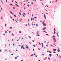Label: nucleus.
I'll return each mask as SVG.
<instances>
[{
	"mask_svg": "<svg viewBox=\"0 0 61 61\" xmlns=\"http://www.w3.org/2000/svg\"><path fill=\"white\" fill-rule=\"evenodd\" d=\"M53 39L54 43H56V39H55V38H53Z\"/></svg>",
	"mask_w": 61,
	"mask_h": 61,
	"instance_id": "2",
	"label": "nucleus"
},
{
	"mask_svg": "<svg viewBox=\"0 0 61 61\" xmlns=\"http://www.w3.org/2000/svg\"><path fill=\"white\" fill-rule=\"evenodd\" d=\"M46 14H47V15H48V13H46Z\"/></svg>",
	"mask_w": 61,
	"mask_h": 61,
	"instance_id": "58",
	"label": "nucleus"
},
{
	"mask_svg": "<svg viewBox=\"0 0 61 61\" xmlns=\"http://www.w3.org/2000/svg\"><path fill=\"white\" fill-rule=\"evenodd\" d=\"M48 58V59H49V60H50V58Z\"/></svg>",
	"mask_w": 61,
	"mask_h": 61,
	"instance_id": "30",
	"label": "nucleus"
},
{
	"mask_svg": "<svg viewBox=\"0 0 61 61\" xmlns=\"http://www.w3.org/2000/svg\"><path fill=\"white\" fill-rule=\"evenodd\" d=\"M57 36H59H59H58V33H57Z\"/></svg>",
	"mask_w": 61,
	"mask_h": 61,
	"instance_id": "16",
	"label": "nucleus"
},
{
	"mask_svg": "<svg viewBox=\"0 0 61 61\" xmlns=\"http://www.w3.org/2000/svg\"><path fill=\"white\" fill-rule=\"evenodd\" d=\"M16 5L18 7H19V6H18V5Z\"/></svg>",
	"mask_w": 61,
	"mask_h": 61,
	"instance_id": "29",
	"label": "nucleus"
},
{
	"mask_svg": "<svg viewBox=\"0 0 61 61\" xmlns=\"http://www.w3.org/2000/svg\"><path fill=\"white\" fill-rule=\"evenodd\" d=\"M19 33H21V31H19Z\"/></svg>",
	"mask_w": 61,
	"mask_h": 61,
	"instance_id": "43",
	"label": "nucleus"
},
{
	"mask_svg": "<svg viewBox=\"0 0 61 61\" xmlns=\"http://www.w3.org/2000/svg\"><path fill=\"white\" fill-rule=\"evenodd\" d=\"M6 2H7V0H6Z\"/></svg>",
	"mask_w": 61,
	"mask_h": 61,
	"instance_id": "50",
	"label": "nucleus"
},
{
	"mask_svg": "<svg viewBox=\"0 0 61 61\" xmlns=\"http://www.w3.org/2000/svg\"><path fill=\"white\" fill-rule=\"evenodd\" d=\"M53 53H56V52H53Z\"/></svg>",
	"mask_w": 61,
	"mask_h": 61,
	"instance_id": "38",
	"label": "nucleus"
},
{
	"mask_svg": "<svg viewBox=\"0 0 61 61\" xmlns=\"http://www.w3.org/2000/svg\"><path fill=\"white\" fill-rule=\"evenodd\" d=\"M40 23H41V22H42V21H40Z\"/></svg>",
	"mask_w": 61,
	"mask_h": 61,
	"instance_id": "48",
	"label": "nucleus"
},
{
	"mask_svg": "<svg viewBox=\"0 0 61 61\" xmlns=\"http://www.w3.org/2000/svg\"><path fill=\"white\" fill-rule=\"evenodd\" d=\"M15 59H17V57H15Z\"/></svg>",
	"mask_w": 61,
	"mask_h": 61,
	"instance_id": "33",
	"label": "nucleus"
},
{
	"mask_svg": "<svg viewBox=\"0 0 61 61\" xmlns=\"http://www.w3.org/2000/svg\"><path fill=\"white\" fill-rule=\"evenodd\" d=\"M9 52H10V53H11V51H10L9 50Z\"/></svg>",
	"mask_w": 61,
	"mask_h": 61,
	"instance_id": "37",
	"label": "nucleus"
},
{
	"mask_svg": "<svg viewBox=\"0 0 61 61\" xmlns=\"http://www.w3.org/2000/svg\"><path fill=\"white\" fill-rule=\"evenodd\" d=\"M11 55H12V56H13V55H14V54H11Z\"/></svg>",
	"mask_w": 61,
	"mask_h": 61,
	"instance_id": "35",
	"label": "nucleus"
},
{
	"mask_svg": "<svg viewBox=\"0 0 61 61\" xmlns=\"http://www.w3.org/2000/svg\"><path fill=\"white\" fill-rule=\"evenodd\" d=\"M34 17L35 18H36V17Z\"/></svg>",
	"mask_w": 61,
	"mask_h": 61,
	"instance_id": "39",
	"label": "nucleus"
},
{
	"mask_svg": "<svg viewBox=\"0 0 61 61\" xmlns=\"http://www.w3.org/2000/svg\"><path fill=\"white\" fill-rule=\"evenodd\" d=\"M13 9H15V8H14V7H13Z\"/></svg>",
	"mask_w": 61,
	"mask_h": 61,
	"instance_id": "51",
	"label": "nucleus"
},
{
	"mask_svg": "<svg viewBox=\"0 0 61 61\" xmlns=\"http://www.w3.org/2000/svg\"><path fill=\"white\" fill-rule=\"evenodd\" d=\"M46 29V28L45 27V28H44L42 29V30H45V29Z\"/></svg>",
	"mask_w": 61,
	"mask_h": 61,
	"instance_id": "3",
	"label": "nucleus"
},
{
	"mask_svg": "<svg viewBox=\"0 0 61 61\" xmlns=\"http://www.w3.org/2000/svg\"><path fill=\"white\" fill-rule=\"evenodd\" d=\"M10 5H12V4H10Z\"/></svg>",
	"mask_w": 61,
	"mask_h": 61,
	"instance_id": "23",
	"label": "nucleus"
},
{
	"mask_svg": "<svg viewBox=\"0 0 61 61\" xmlns=\"http://www.w3.org/2000/svg\"><path fill=\"white\" fill-rule=\"evenodd\" d=\"M44 18H45V19H46V15H45V14L44 15Z\"/></svg>",
	"mask_w": 61,
	"mask_h": 61,
	"instance_id": "5",
	"label": "nucleus"
},
{
	"mask_svg": "<svg viewBox=\"0 0 61 61\" xmlns=\"http://www.w3.org/2000/svg\"><path fill=\"white\" fill-rule=\"evenodd\" d=\"M5 50L6 51H7L6 50Z\"/></svg>",
	"mask_w": 61,
	"mask_h": 61,
	"instance_id": "55",
	"label": "nucleus"
},
{
	"mask_svg": "<svg viewBox=\"0 0 61 61\" xmlns=\"http://www.w3.org/2000/svg\"><path fill=\"white\" fill-rule=\"evenodd\" d=\"M43 32H45V33H47V32H46L45 31H43Z\"/></svg>",
	"mask_w": 61,
	"mask_h": 61,
	"instance_id": "12",
	"label": "nucleus"
},
{
	"mask_svg": "<svg viewBox=\"0 0 61 61\" xmlns=\"http://www.w3.org/2000/svg\"><path fill=\"white\" fill-rule=\"evenodd\" d=\"M22 15L24 16V17H25V16L23 14Z\"/></svg>",
	"mask_w": 61,
	"mask_h": 61,
	"instance_id": "24",
	"label": "nucleus"
},
{
	"mask_svg": "<svg viewBox=\"0 0 61 61\" xmlns=\"http://www.w3.org/2000/svg\"><path fill=\"white\" fill-rule=\"evenodd\" d=\"M33 46H34V47H36V46H35V45H33Z\"/></svg>",
	"mask_w": 61,
	"mask_h": 61,
	"instance_id": "18",
	"label": "nucleus"
},
{
	"mask_svg": "<svg viewBox=\"0 0 61 61\" xmlns=\"http://www.w3.org/2000/svg\"><path fill=\"white\" fill-rule=\"evenodd\" d=\"M54 33H55V32L56 31V28H54Z\"/></svg>",
	"mask_w": 61,
	"mask_h": 61,
	"instance_id": "4",
	"label": "nucleus"
},
{
	"mask_svg": "<svg viewBox=\"0 0 61 61\" xmlns=\"http://www.w3.org/2000/svg\"><path fill=\"white\" fill-rule=\"evenodd\" d=\"M54 35H55V34H56V32H55H55H54Z\"/></svg>",
	"mask_w": 61,
	"mask_h": 61,
	"instance_id": "19",
	"label": "nucleus"
},
{
	"mask_svg": "<svg viewBox=\"0 0 61 61\" xmlns=\"http://www.w3.org/2000/svg\"><path fill=\"white\" fill-rule=\"evenodd\" d=\"M3 35H4V36H5V34H3Z\"/></svg>",
	"mask_w": 61,
	"mask_h": 61,
	"instance_id": "54",
	"label": "nucleus"
},
{
	"mask_svg": "<svg viewBox=\"0 0 61 61\" xmlns=\"http://www.w3.org/2000/svg\"><path fill=\"white\" fill-rule=\"evenodd\" d=\"M5 26H6V24H5Z\"/></svg>",
	"mask_w": 61,
	"mask_h": 61,
	"instance_id": "14",
	"label": "nucleus"
},
{
	"mask_svg": "<svg viewBox=\"0 0 61 61\" xmlns=\"http://www.w3.org/2000/svg\"><path fill=\"white\" fill-rule=\"evenodd\" d=\"M31 4H32V5H33L34 4L33 3V2L31 3Z\"/></svg>",
	"mask_w": 61,
	"mask_h": 61,
	"instance_id": "26",
	"label": "nucleus"
},
{
	"mask_svg": "<svg viewBox=\"0 0 61 61\" xmlns=\"http://www.w3.org/2000/svg\"><path fill=\"white\" fill-rule=\"evenodd\" d=\"M7 33V31H6L5 30V33L6 34V33Z\"/></svg>",
	"mask_w": 61,
	"mask_h": 61,
	"instance_id": "17",
	"label": "nucleus"
},
{
	"mask_svg": "<svg viewBox=\"0 0 61 61\" xmlns=\"http://www.w3.org/2000/svg\"><path fill=\"white\" fill-rule=\"evenodd\" d=\"M50 46H52V45H50Z\"/></svg>",
	"mask_w": 61,
	"mask_h": 61,
	"instance_id": "61",
	"label": "nucleus"
},
{
	"mask_svg": "<svg viewBox=\"0 0 61 61\" xmlns=\"http://www.w3.org/2000/svg\"><path fill=\"white\" fill-rule=\"evenodd\" d=\"M29 38H30V39L31 37L30 36H29Z\"/></svg>",
	"mask_w": 61,
	"mask_h": 61,
	"instance_id": "28",
	"label": "nucleus"
},
{
	"mask_svg": "<svg viewBox=\"0 0 61 61\" xmlns=\"http://www.w3.org/2000/svg\"><path fill=\"white\" fill-rule=\"evenodd\" d=\"M42 24L44 26H46V24L44 22V21H43Z\"/></svg>",
	"mask_w": 61,
	"mask_h": 61,
	"instance_id": "1",
	"label": "nucleus"
},
{
	"mask_svg": "<svg viewBox=\"0 0 61 61\" xmlns=\"http://www.w3.org/2000/svg\"><path fill=\"white\" fill-rule=\"evenodd\" d=\"M33 20H34V18H32Z\"/></svg>",
	"mask_w": 61,
	"mask_h": 61,
	"instance_id": "62",
	"label": "nucleus"
},
{
	"mask_svg": "<svg viewBox=\"0 0 61 61\" xmlns=\"http://www.w3.org/2000/svg\"><path fill=\"white\" fill-rule=\"evenodd\" d=\"M26 48L27 49H28V48H29V47H28V46H26Z\"/></svg>",
	"mask_w": 61,
	"mask_h": 61,
	"instance_id": "9",
	"label": "nucleus"
},
{
	"mask_svg": "<svg viewBox=\"0 0 61 61\" xmlns=\"http://www.w3.org/2000/svg\"><path fill=\"white\" fill-rule=\"evenodd\" d=\"M38 49H39V50H40V49H39V48H38Z\"/></svg>",
	"mask_w": 61,
	"mask_h": 61,
	"instance_id": "53",
	"label": "nucleus"
},
{
	"mask_svg": "<svg viewBox=\"0 0 61 61\" xmlns=\"http://www.w3.org/2000/svg\"><path fill=\"white\" fill-rule=\"evenodd\" d=\"M24 14V15H26V14H25V13H23Z\"/></svg>",
	"mask_w": 61,
	"mask_h": 61,
	"instance_id": "40",
	"label": "nucleus"
},
{
	"mask_svg": "<svg viewBox=\"0 0 61 61\" xmlns=\"http://www.w3.org/2000/svg\"><path fill=\"white\" fill-rule=\"evenodd\" d=\"M0 52H2V50H0Z\"/></svg>",
	"mask_w": 61,
	"mask_h": 61,
	"instance_id": "34",
	"label": "nucleus"
},
{
	"mask_svg": "<svg viewBox=\"0 0 61 61\" xmlns=\"http://www.w3.org/2000/svg\"><path fill=\"white\" fill-rule=\"evenodd\" d=\"M37 34L38 35V34H39V33H38V31H37Z\"/></svg>",
	"mask_w": 61,
	"mask_h": 61,
	"instance_id": "10",
	"label": "nucleus"
},
{
	"mask_svg": "<svg viewBox=\"0 0 61 61\" xmlns=\"http://www.w3.org/2000/svg\"><path fill=\"white\" fill-rule=\"evenodd\" d=\"M22 47L23 48V49H24V46H22Z\"/></svg>",
	"mask_w": 61,
	"mask_h": 61,
	"instance_id": "11",
	"label": "nucleus"
},
{
	"mask_svg": "<svg viewBox=\"0 0 61 61\" xmlns=\"http://www.w3.org/2000/svg\"><path fill=\"white\" fill-rule=\"evenodd\" d=\"M36 36H40V35H36Z\"/></svg>",
	"mask_w": 61,
	"mask_h": 61,
	"instance_id": "21",
	"label": "nucleus"
},
{
	"mask_svg": "<svg viewBox=\"0 0 61 61\" xmlns=\"http://www.w3.org/2000/svg\"><path fill=\"white\" fill-rule=\"evenodd\" d=\"M32 41H33V42H34V41H33V40H32Z\"/></svg>",
	"mask_w": 61,
	"mask_h": 61,
	"instance_id": "56",
	"label": "nucleus"
},
{
	"mask_svg": "<svg viewBox=\"0 0 61 61\" xmlns=\"http://www.w3.org/2000/svg\"><path fill=\"white\" fill-rule=\"evenodd\" d=\"M31 21H32V18H31Z\"/></svg>",
	"mask_w": 61,
	"mask_h": 61,
	"instance_id": "49",
	"label": "nucleus"
},
{
	"mask_svg": "<svg viewBox=\"0 0 61 61\" xmlns=\"http://www.w3.org/2000/svg\"><path fill=\"white\" fill-rule=\"evenodd\" d=\"M57 0H56L55 1L56 3V2H57Z\"/></svg>",
	"mask_w": 61,
	"mask_h": 61,
	"instance_id": "27",
	"label": "nucleus"
},
{
	"mask_svg": "<svg viewBox=\"0 0 61 61\" xmlns=\"http://www.w3.org/2000/svg\"><path fill=\"white\" fill-rule=\"evenodd\" d=\"M11 14H12V15H13V13H12V12H11Z\"/></svg>",
	"mask_w": 61,
	"mask_h": 61,
	"instance_id": "31",
	"label": "nucleus"
},
{
	"mask_svg": "<svg viewBox=\"0 0 61 61\" xmlns=\"http://www.w3.org/2000/svg\"><path fill=\"white\" fill-rule=\"evenodd\" d=\"M50 4H51V2L50 1Z\"/></svg>",
	"mask_w": 61,
	"mask_h": 61,
	"instance_id": "60",
	"label": "nucleus"
},
{
	"mask_svg": "<svg viewBox=\"0 0 61 61\" xmlns=\"http://www.w3.org/2000/svg\"><path fill=\"white\" fill-rule=\"evenodd\" d=\"M44 54H42V55H43V56H44Z\"/></svg>",
	"mask_w": 61,
	"mask_h": 61,
	"instance_id": "52",
	"label": "nucleus"
},
{
	"mask_svg": "<svg viewBox=\"0 0 61 61\" xmlns=\"http://www.w3.org/2000/svg\"><path fill=\"white\" fill-rule=\"evenodd\" d=\"M15 3H16L17 4V2H16V1H15Z\"/></svg>",
	"mask_w": 61,
	"mask_h": 61,
	"instance_id": "41",
	"label": "nucleus"
},
{
	"mask_svg": "<svg viewBox=\"0 0 61 61\" xmlns=\"http://www.w3.org/2000/svg\"><path fill=\"white\" fill-rule=\"evenodd\" d=\"M15 21H16V22L17 23V21H16V20H15Z\"/></svg>",
	"mask_w": 61,
	"mask_h": 61,
	"instance_id": "46",
	"label": "nucleus"
},
{
	"mask_svg": "<svg viewBox=\"0 0 61 61\" xmlns=\"http://www.w3.org/2000/svg\"><path fill=\"white\" fill-rule=\"evenodd\" d=\"M1 9L2 11V10H3V9H2V8H1Z\"/></svg>",
	"mask_w": 61,
	"mask_h": 61,
	"instance_id": "45",
	"label": "nucleus"
},
{
	"mask_svg": "<svg viewBox=\"0 0 61 61\" xmlns=\"http://www.w3.org/2000/svg\"><path fill=\"white\" fill-rule=\"evenodd\" d=\"M12 34L13 36H14V35L13 33Z\"/></svg>",
	"mask_w": 61,
	"mask_h": 61,
	"instance_id": "47",
	"label": "nucleus"
},
{
	"mask_svg": "<svg viewBox=\"0 0 61 61\" xmlns=\"http://www.w3.org/2000/svg\"><path fill=\"white\" fill-rule=\"evenodd\" d=\"M27 6H28V7H29V5H27Z\"/></svg>",
	"mask_w": 61,
	"mask_h": 61,
	"instance_id": "63",
	"label": "nucleus"
},
{
	"mask_svg": "<svg viewBox=\"0 0 61 61\" xmlns=\"http://www.w3.org/2000/svg\"><path fill=\"white\" fill-rule=\"evenodd\" d=\"M13 20L14 21H15V20H14V19H13Z\"/></svg>",
	"mask_w": 61,
	"mask_h": 61,
	"instance_id": "59",
	"label": "nucleus"
},
{
	"mask_svg": "<svg viewBox=\"0 0 61 61\" xmlns=\"http://www.w3.org/2000/svg\"><path fill=\"white\" fill-rule=\"evenodd\" d=\"M19 13L20 14V15H21V13Z\"/></svg>",
	"mask_w": 61,
	"mask_h": 61,
	"instance_id": "44",
	"label": "nucleus"
},
{
	"mask_svg": "<svg viewBox=\"0 0 61 61\" xmlns=\"http://www.w3.org/2000/svg\"><path fill=\"white\" fill-rule=\"evenodd\" d=\"M14 16H15V17H16V16H15V15H14Z\"/></svg>",
	"mask_w": 61,
	"mask_h": 61,
	"instance_id": "25",
	"label": "nucleus"
},
{
	"mask_svg": "<svg viewBox=\"0 0 61 61\" xmlns=\"http://www.w3.org/2000/svg\"><path fill=\"white\" fill-rule=\"evenodd\" d=\"M55 37V36H52V37Z\"/></svg>",
	"mask_w": 61,
	"mask_h": 61,
	"instance_id": "36",
	"label": "nucleus"
},
{
	"mask_svg": "<svg viewBox=\"0 0 61 61\" xmlns=\"http://www.w3.org/2000/svg\"><path fill=\"white\" fill-rule=\"evenodd\" d=\"M34 55L33 54H32L30 56H33Z\"/></svg>",
	"mask_w": 61,
	"mask_h": 61,
	"instance_id": "20",
	"label": "nucleus"
},
{
	"mask_svg": "<svg viewBox=\"0 0 61 61\" xmlns=\"http://www.w3.org/2000/svg\"><path fill=\"white\" fill-rule=\"evenodd\" d=\"M39 44L40 45H41V44H40V43L39 42Z\"/></svg>",
	"mask_w": 61,
	"mask_h": 61,
	"instance_id": "32",
	"label": "nucleus"
},
{
	"mask_svg": "<svg viewBox=\"0 0 61 61\" xmlns=\"http://www.w3.org/2000/svg\"><path fill=\"white\" fill-rule=\"evenodd\" d=\"M26 26H27V25L26 24Z\"/></svg>",
	"mask_w": 61,
	"mask_h": 61,
	"instance_id": "57",
	"label": "nucleus"
},
{
	"mask_svg": "<svg viewBox=\"0 0 61 61\" xmlns=\"http://www.w3.org/2000/svg\"><path fill=\"white\" fill-rule=\"evenodd\" d=\"M36 26H37L38 25L37 24H36Z\"/></svg>",
	"mask_w": 61,
	"mask_h": 61,
	"instance_id": "42",
	"label": "nucleus"
},
{
	"mask_svg": "<svg viewBox=\"0 0 61 61\" xmlns=\"http://www.w3.org/2000/svg\"><path fill=\"white\" fill-rule=\"evenodd\" d=\"M49 53H52V52H51V51H49Z\"/></svg>",
	"mask_w": 61,
	"mask_h": 61,
	"instance_id": "13",
	"label": "nucleus"
},
{
	"mask_svg": "<svg viewBox=\"0 0 61 61\" xmlns=\"http://www.w3.org/2000/svg\"><path fill=\"white\" fill-rule=\"evenodd\" d=\"M34 49H33V51H34Z\"/></svg>",
	"mask_w": 61,
	"mask_h": 61,
	"instance_id": "64",
	"label": "nucleus"
},
{
	"mask_svg": "<svg viewBox=\"0 0 61 61\" xmlns=\"http://www.w3.org/2000/svg\"><path fill=\"white\" fill-rule=\"evenodd\" d=\"M10 29H12V27H10Z\"/></svg>",
	"mask_w": 61,
	"mask_h": 61,
	"instance_id": "15",
	"label": "nucleus"
},
{
	"mask_svg": "<svg viewBox=\"0 0 61 61\" xmlns=\"http://www.w3.org/2000/svg\"><path fill=\"white\" fill-rule=\"evenodd\" d=\"M49 56H50V57H51V56H52V54H49Z\"/></svg>",
	"mask_w": 61,
	"mask_h": 61,
	"instance_id": "7",
	"label": "nucleus"
},
{
	"mask_svg": "<svg viewBox=\"0 0 61 61\" xmlns=\"http://www.w3.org/2000/svg\"><path fill=\"white\" fill-rule=\"evenodd\" d=\"M54 51H56V49H54L53 50Z\"/></svg>",
	"mask_w": 61,
	"mask_h": 61,
	"instance_id": "8",
	"label": "nucleus"
},
{
	"mask_svg": "<svg viewBox=\"0 0 61 61\" xmlns=\"http://www.w3.org/2000/svg\"><path fill=\"white\" fill-rule=\"evenodd\" d=\"M57 51H58V52H60V50H57Z\"/></svg>",
	"mask_w": 61,
	"mask_h": 61,
	"instance_id": "22",
	"label": "nucleus"
},
{
	"mask_svg": "<svg viewBox=\"0 0 61 61\" xmlns=\"http://www.w3.org/2000/svg\"><path fill=\"white\" fill-rule=\"evenodd\" d=\"M42 47L43 48L44 47V44L43 43H41Z\"/></svg>",
	"mask_w": 61,
	"mask_h": 61,
	"instance_id": "6",
	"label": "nucleus"
}]
</instances>
